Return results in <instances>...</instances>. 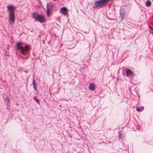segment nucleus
<instances>
[{"label": "nucleus", "instance_id": "obj_1", "mask_svg": "<svg viewBox=\"0 0 153 153\" xmlns=\"http://www.w3.org/2000/svg\"><path fill=\"white\" fill-rule=\"evenodd\" d=\"M22 42H19L16 44V49L17 50L20 52L22 55L29 53L30 50V48L28 45H25L24 46L23 45Z\"/></svg>", "mask_w": 153, "mask_h": 153}, {"label": "nucleus", "instance_id": "obj_2", "mask_svg": "<svg viewBox=\"0 0 153 153\" xmlns=\"http://www.w3.org/2000/svg\"><path fill=\"white\" fill-rule=\"evenodd\" d=\"M109 0H98L95 1L94 3L92 8L97 9L105 7L108 3Z\"/></svg>", "mask_w": 153, "mask_h": 153}, {"label": "nucleus", "instance_id": "obj_3", "mask_svg": "<svg viewBox=\"0 0 153 153\" xmlns=\"http://www.w3.org/2000/svg\"><path fill=\"white\" fill-rule=\"evenodd\" d=\"M32 17L35 20L38 21L40 22H44L45 19L44 16L42 15L34 12L32 14Z\"/></svg>", "mask_w": 153, "mask_h": 153}, {"label": "nucleus", "instance_id": "obj_4", "mask_svg": "<svg viewBox=\"0 0 153 153\" xmlns=\"http://www.w3.org/2000/svg\"><path fill=\"white\" fill-rule=\"evenodd\" d=\"M46 7L47 15V16H49L53 9V3L52 2L47 3L46 5Z\"/></svg>", "mask_w": 153, "mask_h": 153}, {"label": "nucleus", "instance_id": "obj_5", "mask_svg": "<svg viewBox=\"0 0 153 153\" xmlns=\"http://www.w3.org/2000/svg\"><path fill=\"white\" fill-rule=\"evenodd\" d=\"M9 23L12 24L14 22L15 19V12H9Z\"/></svg>", "mask_w": 153, "mask_h": 153}, {"label": "nucleus", "instance_id": "obj_6", "mask_svg": "<svg viewBox=\"0 0 153 153\" xmlns=\"http://www.w3.org/2000/svg\"><path fill=\"white\" fill-rule=\"evenodd\" d=\"M59 12L65 16H66L68 14L67 9L66 7H62L60 8Z\"/></svg>", "mask_w": 153, "mask_h": 153}, {"label": "nucleus", "instance_id": "obj_7", "mask_svg": "<svg viewBox=\"0 0 153 153\" xmlns=\"http://www.w3.org/2000/svg\"><path fill=\"white\" fill-rule=\"evenodd\" d=\"M120 16L119 17L121 21L122 20L124 15L125 13V10L123 8H121L120 11Z\"/></svg>", "mask_w": 153, "mask_h": 153}, {"label": "nucleus", "instance_id": "obj_8", "mask_svg": "<svg viewBox=\"0 0 153 153\" xmlns=\"http://www.w3.org/2000/svg\"><path fill=\"white\" fill-rule=\"evenodd\" d=\"M126 73L127 76H128L130 75H132L133 74L132 71L128 68L127 69L126 71Z\"/></svg>", "mask_w": 153, "mask_h": 153}, {"label": "nucleus", "instance_id": "obj_9", "mask_svg": "<svg viewBox=\"0 0 153 153\" xmlns=\"http://www.w3.org/2000/svg\"><path fill=\"white\" fill-rule=\"evenodd\" d=\"M14 6L12 5H9L8 6L7 9L9 11V12H15L14 10H13Z\"/></svg>", "mask_w": 153, "mask_h": 153}, {"label": "nucleus", "instance_id": "obj_10", "mask_svg": "<svg viewBox=\"0 0 153 153\" xmlns=\"http://www.w3.org/2000/svg\"><path fill=\"white\" fill-rule=\"evenodd\" d=\"M88 88L91 90H94L95 88L94 84L93 83L90 84L89 85Z\"/></svg>", "mask_w": 153, "mask_h": 153}, {"label": "nucleus", "instance_id": "obj_11", "mask_svg": "<svg viewBox=\"0 0 153 153\" xmlns=\"http://www.w3.org/2000/svg\"><path fill=\"white\" fill-rule=\"evenodd\" d=\"M33 87L34 89L36 91H37L36 88V84L35 80L34 79H33Z\"/></svg>", "mask_w": 153, "mask_h": 153}, {"label": "nucleus", "instance_id": "obj_12", "mask_svg": "<svg viewBox=\"0 0 153 153\" xmlns=\"http://www.w3.org/2000/svg\"><path fill=\"white\" fill-rule=\"evenodd\" d=\"M151 3V2L150 1L147 0L146 3V6L149 7L150 6Z\"/></svg>", "mask_w": 153, "mask_h": 153}, {"label": "nucleus", "instance_id": "obj_13", "mask_svg": "<svg viewBox=\"0 0 153 153\" xmlns=\"http://www.w3.org/2000/svg\"><path fill=\"white\" fill-rule=\"evenodd\" d=\"M143 109L141 110V108L139 107H138L136 108V110L138 112H140L142 111Z\"/></svg>", "mask_w": 153, "mask_h": 153}, {"label": "nucleus", "instance_id": "obj_14", "mask_svg": "<svg viewBox=\"0 0 153 153\" xmlns=\"http://www.w3.org/2000/svg\"><path fill=\"white\" fill-rule=\"evenodd\" d=\"M34 100L36 101L37 103L39 104V100L38 99H36L35 97H34Z\"/></svg>", "mask_w": 153, "mask_h": 153}, {"label": "nucleus", "instance_id": "obj_15", "mask_svg": "<svg viewBox=\"0 0 153 153\" xmlns=\"http://www.w3.org/2000/svg\"><path fill=\"white\" fill-rule=\"evenodd\" d=\"M10 98L8 97H6V100L8 102H10Z\"/></svg>", "mask_w": 153, "mask_h": 153}, {"label": "nucleus", "instance_id": "obj_16", "mask_svg": "<svg viewBox=\"0 0 153 153\" xmlns=\"http://www.w3.org/2000/svg\"><path fill=\"white\" fill-rule=\"evenodd\" d=\"M118 134L119 137L121 138H122L121 137L122 135V134L120 132H118Z\"/></svg>", "mask_w": 153, "mask_h": 153}, {"label": "nucleus", "instance_id": "obj_17", "mask_svg": "<svg viewBox=\"0 0 153 153\" xmlns=\"http://www.w3.org/2000/svg\"><path fill=\"white\" fill-rule=\"evenodd\" d=\"M149 28L150 29L152 30V31H153V28H152L151 27V26H149Z\"/></svg>", "mask_w": 153, "mask_h": 153}, {"label": "nucleus", "instance_id": "obj_18", "mask_svg": "<svg viewBox=\"0 0 153 153\" xmlns=\"http://www.w3.org/2000/svg\"><path fill=\"white\" fill-rule=\"evenodd\" d=\"M6 105L8 106L9 105H10V102H7L6 103Z\"/></svg>", "mask_w": 153, "mask_h": 153}, {"label": "nucleus", "instance_id": "obj_19", "mask_svg": "<svg viewBox=\"0 0 153 153\" xmlns=\"http://www.w3.org/2000/svg\"><path fill=\"white\" fill-rule=\"evenodd\" d=\"M53 1H55L56 0H53Z\"/></svg>", "mask_w": 153, "mask_h": 153}, {"label": "nucleus", "instance_id": "obj_20", "mask_svg": "<svg viewBox=\"0 0 153 153\" xmlns=\"http://www.w3.org/2000/svg\"><path fill=\"white\" fill-rule=\"evenodd\" d=\"M87 33L86 32L85 33Z\"/></svg>", "mask_w": 153, "mask_h": 153}, {"label": "nucleus", "instance_id": "obj_21", "mask_svg": "<svg viewBox=\"0 0 153 153\" xmlns=\"http://www.w3.org/2000/svg\"><path fill=\"white\" fill-rule=\"evenodd\" d=\"M152 35H153V33H152Z\"/></svg>", "mask_w": 153, "mask_h": 153}]
</instances>
